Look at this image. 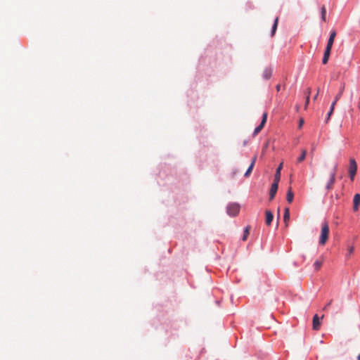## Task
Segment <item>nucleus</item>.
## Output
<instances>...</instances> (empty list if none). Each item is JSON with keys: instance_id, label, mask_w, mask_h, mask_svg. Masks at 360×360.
<instances>
[{"instance_id": "0eeeda50", "label": "nucleus", "mask_w": 360, "mask_h": 360, "mask_svg": "<svg viewBox=\"0 0 360 360\" xmlns=\"http://www.w3.org/2000/svg\"><path fill=\"white\" fill-rule=\"evenodd\" d=\"M321 326V321L319 317L317 314L314 315L313 317L312 327L315 330H319Z\"/></svg>"}, {"instance_id": "393cba45", "label": "nucleus", "mask_w": 360, "mask_h": 360, "mask_svg": "<svg viewBox=\"0 0 360 360\" xmlns=\"http://www.w3.org/2000/svg\"><path fill=\"white\" fill-rule=\"evenodd\" d=\"M353 252H354V247H353V246L349 247V249H348V253H349V255L352 254V253H353Z\"/></svg>"}, {"instance_id": "412c9836", "label": "nucleus", "mask_w": 360, "mask_h": 360, "mask_svg": "<svg viewBox=\"0 0 360 360\" xmlns=\"http://www.w3.org/2000/svg\"><path fill=\"white\" fill-rule=\"evenodd\" d=\"M278 18H276L275 19V21H274V23L273 25V27H272V36L274 34L276 29H277V26H278Z\"/></svg>"}, {"instance_id": "b1692460", "label": "nucleus", "mask_w": 360, "mask_h": 360, "mask_svg": "<svg viewBox=\"0 0 360 360\" xmlns=\"http://www.w3.org/2000/svg\"><path fill=\"white\" fill-rule=\"evenodd\" d=\"M264 77L266 78V79H269L270 77H271V71L270 70H266L264 73Z\"/></svg>"}, {"instance_id": "39448f33", "label": "nucleus", "mask_w": 360, "mask_h": 360, "mask_svg": "<svg viewBox=\"0 0 360 360\" xmlns=\"http://www.w3.org/2000/svg\"><path fill=\"white\" fill-rule=\"evenodd\" d=\"M266 119H267V113L264 112L263 114V115H262V120L261 123L254 130L253 136H255L256 135H257L261 131V130L263 129V127L265 125V123L266 122Z\"/></svg>"}, {"instance_id": "f3484780", "label": "nucleus", "mask_w": 360, "mask_h": 360, "mask_svg": "<svg viewBox=\"0 0 360 360\" xmlns=\"http://www.w3.org/2000/svg\"><path fill=\"white\" fill-rule=\"evenodd\" d=\"M306 155H307V150H305V149L302 150L300 156L297 160V163L302 162L305 159Z\"/></svg>"}, {"instance_id": "a211bd4d", "label": "nucleus", "mask_w": 360, "mask_h": 360, "mask_svg": "<svg viewBox=\"0 0 360 360\" xmlns=\"http://www.w3.org/2000/svg\"><path fill=\"white\" fill-rule=\"evenodd\" d=\"M335 102H333L332 104H331V106H330V111L328 113V117H327V119H326V122L328 121V120L330 119L331 115L333 114V112L334 111V109H335Z\"/></svg>"}, {"instance_id": "6e6552de", "label": "nucleus", "mask_w": 360, "mask_h": 360, "mask_svg": "<svg viewBox=\"0 0 360 360\" xmlns=\"http://www.w3.org/2000/svg\"><path fill=\"white\" fill-rule=\"evenodd\" d=\"M360 205V194L356 193L354 196L353 200V210L354 212L357 211Z\"/></svg>"}, {"instance_id": "9d476101", "label": "nucleus", "mask_w": 360, "mask_h": 360, "mask_svg": "<svg viewBox=\"0 0 360 360\" xmlns=\"http://www.w3.org/2000/svg\"><path fill=\"white\" fill-rule=\"evenodd\" d=\"M335 36H336V32L335 30L331 31L326 47H329V48L332 49Z\"/></svg>"}, {"instance_id": "7ed1b4c3", "label": "nucleus", "mask_w": 360, "mask_h": 360, "mask_svg": "<svg viewBox=\"0 0 360 360\" xmlns=\"http://www.w3.org/2000/svg\"><path fill=\"white\" fill-rule=\"evenodd\" d=\"M356 170H357V164H356V160L354 158H350L348 172H349L350 179L352 181L354 180V178L356 174Z\"/></svg>"}, {"instance_id": "f03ea898", "label": "nucleus", "mask_w": 360, "mask_h": 360, "mask_svg": "<svg viewBox=\"0 0 360 360\" xmlns=\"http://www.w3.org/2000/svg\"><path fill=\"white\" fill-rule=\"evenodd\" d=\"M337 167H338V166H337V165H335L330 174V178L326 185V189L328 191L332 190L333 188V185L335 181V175H336Z\"/></svg>"}, {"instance_id": "a878e982", "label": "nucleus", "mask_w": 360, "mask_h": 360, "mask_svg": "<svg viewBox=\"0 0 360 360\" xmlns=\"http://www.w3.org/2000/svg\"><path fill=\"white\" fill-rule=\"evenodd\" d=\"M303 124H304V120L300 119V122H299V128H301L302 127Z\"/></svg>"}, {"instance_id": "c756f323", "label": "nucleus", "mask_w": 360, "mask_h": 360, "mask_svg": "<svg viewBox=\"0 0 360 360\" xmlns=\"http://www.w3.org/2000/svg\"><path fill=\"white\" fill-rule=\"evenodd\" d=\"M357 360H360V354L357 356Z\"/></svg>"}, {"instance_id": "423d86ee", "label": "nucleus", "mask_w": 360, "mask_h": 360, "mask_svg": "<svg viewBox=\"0 0 360 360\" xmlns=\"http://www.w3.org/2000/svg\"><path fill=\"white\" fill-rule=\"evenodd\" d=\"M278 183L279 182L274 181V183L271 184V186L270 188V192H269V200H272L276 194V192L278 188Z\"/></svg>"}, {"instance_id": "20e7f679", "label": "nucleus", "mask_w": 360, "mask_h": 360, "mask_svg": "<svg viewBox=\"0 0 360 360\" xmlns=\"http://www.w3.org/2000/svg\"><path fill=\"white\" fill-rule=\"evenodd\" d=\"M240 210V206L237 203H231L227 206L226 211L229 216H236Z\"/></svg>"}, {"instance_id": "4468645a", "label": "nucleus", "mask_w": 360, "mask_h": 360, "mask_svg": "<svg viewBox=\"0 0 360 360\" xmlns=\"http://www.w3.org/2000/svg\"><path fill=\"white\" fill-rule=\"evenodd\" d=\"M283 219L285 223V226H288V221L290 219V210L288 207H286L285 209L284 214H283Z\"/></svg>"}, {"instance_id": "aec40b11", "label": "nucleus", "mask_w": 360, "mask_h": 360, "mask_svg": "<svg viewBox=\"0 0 360 360\" xmlns=\"http://www.w3.org/2000/svg\"><path fill=\"white\" fill-rule=\"evenodd\" d=\"M326 7L324 6H323L321 8V18L323 21L326 20Z\"/></svg>"}, {"instance_id": "1a4fd4ad", "label": "nucleus", "mask_w": 360, "mask_h": 360, "mask_svg": "<svg viewBox=\"0 0 360 360\" xmlns=\"http://www.w3.org/2000/svg\"><path fill=\"white\" fill-rule=\"evenodd\" d=\"M265 215V223L267 226H270L274 219L273 213L270 210H266Z\"/></svg>"}, {"instance_id": "f8f14e48", "label": "nucleus", "mask_w": 360, "mask_h": 360, "mask_svg": "<svg viewBox=\"0 0 360 360\" xmlns=\"http://www.w3.org/2000/svg\"><path fill=\"white\" fill-rule=\"evenodd\" d=\"M256 160H257V155H255L253 159H252V162H251L250 165L249 166V167L248 168L246 172L245 173V177H248L250 176V174L252 172V169H253V167L255 166Z\"/></svg>"}, {"instance_id": "5701e85b", "label": "nucleus", "mask_w": 360, "mask_h": 360, "mask_svg": "<svg viewBox=\"0 0 360 360\" xmlns=\"http://www.w3.org/2000/svg\"><path fill=\"white\" fill-rule=\"evenodd\" d=\"M321 265H322V262L319 261V260L316 261L314 264V266L316 271L320 269Z\"/></svg>"}, {"instance_id": "2eb2a0df", "label": "nucleus", "mask_w": 360, "mask_h": 360, "mask_svg": "<svg viewBox=\"0 0 360 360\" xmlns=\"http://www.w3.org/2000/svg\"><path fill=\"white\" fill-rule=\"evenodd\" d=\"M293 198H294V194L292 191L291 188H290L287 192L286 200L289 203H291L293 200Z\"/></svg>"}, {"instance_id": "f257e3e1", "label": "nucleus", "mask_w": 360, "mask_h": 360, "mask_svg": "<svg viewBox=\"0 0 360 360\" xmlns=\"http://www.w3.org/2000/svg\"><path fill=\"white\" fill-rule=\"evenodd\" d=\"M329 236V226L326 221H324L321 224V235L319 238V244L321 245H324L328 239Z\"/></svg>"}, {"instance_id": "c85d7f7f", "label": "nucleus", "mask_w": 360, "mask_h": 360, "mask_svg": "<svg viewBox=\"0 0 360 360\" xmlns=\"http://www.w3.org/2000/svg\"><path fill=\"white\" fill-rule=\"evenodd\" d=\"M318 94H319V92H317V94L314 96V100L316 99Z\"/></svg>"}, {"instance_id": "9b49d317", "label": "nucleus", "mask_w": 360, "mask_h": 360, "mask_svg": "<svg viewBox=\"0 0 360 360\" xmlns=\"http://www.w3.org/2000/svg\"><path fill=\"white\" fill-rule=\"evenodd\" d=\"M283 168V162H281L278 168L276 169V174H275V176H274V181H276V182H279L280 181V179H281V171Z\"/></svg>"}, {"instance_id": "ddd939ff", "label": "nucleus", "mask_w": 360, "mask_h": 360, "mask_svg": "<svg viewBox=\"0 0 360 360\" xmlns=\"http://www.w3.org/2000/svg\"><path fill=\"white\" fill-rule=\"evenodd\" d=\"M330 51H331V49L329 48V47H326V50H325V52H324V55H323V60H322V63L323 64H326L328 61V59H329V56H330Z\"/></svg>"}, {"instance_id": "dca6fc26", "label": "nucleus", "mask_w": 360, "mask_h": 360, "mask_svg": "<svg viewBox=\"0 0 360 360\" xmlns=\"http://www.w3.org/2000/svg\"><path fill=\"white\" fill-rule=\"evenodd\" d=\"M344 89H345V86L343 85L342 86H341L339 92L338 93V94L335 97V99H334L333 102H335V104L337 103V102L339 101V99L342 96Z\"/></svg>"}, {"instance_id": "cd10ccee", "label": "nucleus", "mask_w": 360, "mask_h": 360, "mask_svg": "<svg viewBox=\"0 0 360 360\" xmlns=\"http://www.w3.org/2000/svg\"><path fill=\"white\" fill-rule=\"evenodd\" d=\"M280 88H281L280 84H278V85L276 86V89H277V91H280Z\"/></svg>"}, {"instance_id": "bb28decb", "label": "nucleus", "mask_w": 360, "mask_h": 360, "mask_svg": "<svg viewBox=\"0 0 360 360\" xmlns=\"http://www.w3.org/2000/svg\"><path fill=\"white\" fill-rule=\"evenodd\" d=\"M332 303V300H330L326 305V307H324V309H326L328 306H330Z\"/></svg>"}, {"instance_id": "6ab92c4d", "label": "nucleus", "mask_w": 360, "mask_h": 360, "mask_svg": "<svg viewBox=\"0 0 360 360\" xmlns=\"http://www.w3.org/2000/svg\"><path fill=\"white\" fill-rule=\"evenodd\" d=\"M250 227L249 226H246L245 230H244V233H243V240H245L250 233Z\"/></svg>"}, {"instance_id": "4be33fe9", "label": "nucleus", "mask_w": 360, "mask_h": 360, "mask_svg": "<svg viewBox=\"0 0 360 360\" xmlns=\"http://www.w3.org/2000/svg\"><path fill=\"white\" fill-rule=\"evenodd\" d=\"M310 94H311V89H307V98H306L305 105H304V108H307V105L309 104Z\"/></svg>"}]
</instances>
